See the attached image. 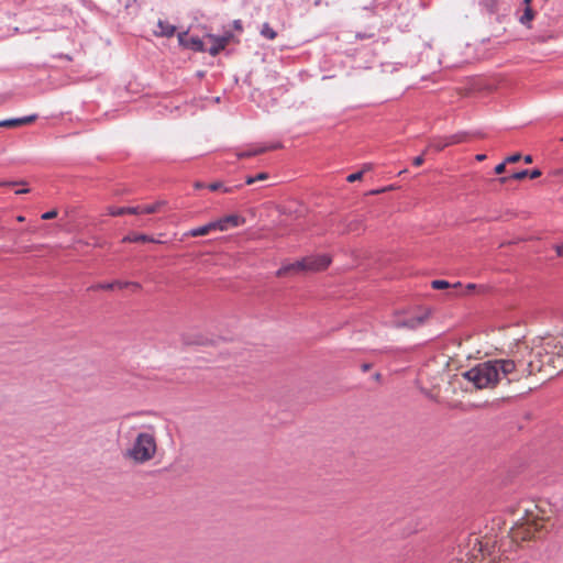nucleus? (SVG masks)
Listing matches in <instances>:
<instances>
[{"label":"nucleus","instance_id":"f257e3e1","mask_svg":"<svg viewBox=\"0 0 563 563\" xmlns=\"http://www.w3.org/2000/svg\"><path fill=\"white\" fill-rule=\"evenodd\" d=\"M563 371V334L534 338L530 343L519 341L511 350L510 358L478 363L462 376L477 389L494 388L506 382H520L541 374L551 378Z\"/></svg>","mask_w":563,"mask_h":563},{"label":"nucleus","instance_id":"f03ea898","mask_svg":"<svg viewBox=\"0 0 563 563\" xmlns=\"http://www.w3.org/2000/svg\"><path fill=\"white\" fill-rule=\"evenodd\" d=\"M512 526L508 537L515 543L539 539L547 532L549 515L545 509L532 501L519 503L510 510Z\"/></svg>","mask_w":563,"mask_h":563},{"label":"nucleus","instance_id":"7ed1b4c3","mask_svg":"<svg viewBox=\"0 0 563 563\" xmlns=\"http://www.w3.org/2000/svg\"><path fill=\"white\" fill-rule=\"evenodd\" d=\"M158 450L156 429L152 424L144 426L137 432L130 448L124 452V457L134 464H145L152 461Z\"/></svg>","mask_w":563,"mask_h":563},{"label":"nucleus","instance_id":"20e7f679","mask_svg":"<svg viewBox=\"0 0 563 563\" xmlns=\"http://www.w3.org/2000/svg\"><path fill=\"white\" fill-rule=\"evenodd\" d=\"M496 545V536H472L461 551L464 555L461 561L465 560L466 563H495L497 559Z\"/></svg>","mask_w":563,"mask_h":563},{"label":"nucleus","instance_id":"39448f33","mask_svg":"<svg viewBox=\"0 0 563 563\" xmlns=\"http://www.w3.org/2000/svg\"><path fill=\"white\" fill-rule=\"evenodd\" d=\"M205 38L211 43L209 47H206V52H208L211 56H217L231 43H240L239 36H236L231 30H224L221 35L208 33L206 34Z\"/></svg>","mask_w":563,"mask_h":563},{"label":"nucleus","instance_id":"423d86ee","mask_svg":"<svg viewBox=\"0 0 563 563\" xmlns=\"http://www.w3.org/2000/svg\"><path fill=\"white\" fill-rule=\"evenodd\" d=\"M165 206V201H156L152 205L136 206V207H108L107 212L109 216L119 217L123 214H152L159 212Z\"/></svg>","mask_w":563,"mask_h":563},{"label":"nucleus","instance_id":"0eeeda50","mask_svg":"<svg viewBox=\"0 0 563 563\" xmlns=\"http://www.w3.org/2000/svg\"><path fill=\"white\" fill-rule=\"evenodd\" d=\"M306 272H320L329 267L332 258L328 254H314L302 258Z\"/></svg>","mask_w":563,"mask_h":563},{"label":"nucleus","instance_id":"6e6552de","mask_svg":"<svg viewBox=\"0 0 563 563\" xmlns=\"http://www.w3.org/2000/svg\"><path fill=\"white\" fill-rule=\"evenodd\" d=\"M179 45L195 52H206L205 42L198 36H188V32L178 34Z\"/></svg>","mask_w":563,"mask_h":563},{"label":"nucleus","instance_id":"1a4fd4ad","mask_svg":"<svg viewBox=\"0 0 563 563\" xmlns=\"http://www.w3.org/2000/svg\"><path fill=\"white\" fill-rule=\"evenodd\" d=\"M245 222V219L238 214L225 216L219 220L213 221L216 230L225 231L229 228H236L242 225Z\"/></svg>","mask_w":563,"mask_h":563},{"label":"nucleus","instance_id":"9d476101","mask_svg":"<svg viewBox=\"0 0 563 563\" xmlns=\"http://www.w3.org/2000/svg\"><path fill=\"white\" fill-rule=\"evenodd\" d=\"M176 32V26L170 24L168 21L158 20L157 21V30H154L153 33L157 37H172Z\"/></svg>","mask_w":563,"mask_h":563},{"label":"nucleus","instance_id":"9b49d317","mask_svg":"<svg viewBox=\"0 0 563 563\" xmlns=\"http://www.w3.org/2000/svg\"><path fill=\"white\" fill-rule=\"evenodd\" d=\"M299 272H306L305 271V265H303V260H299L297 262H294V263H290V264H286V265H283L277 272H276V276L277 277H284V276H287L288 274L290 273H299Z\"/></svg>","mask_w":563,"mask_h":563},{"label":"nucleus","instance_id":"f8f14e48","mask_svg":"<svg viewBox=\"0 0 563 563\" xmlns=\"http://www.w3.org/2000/svg\"><path fill=\"white\" fill-rule=\"evenodd\" d=\"M540 176H541V170L540 169H532L530 172L526 169V170L517 172V173L512 174L509 177H501V178H499V183L500 184H506L509 179L522 180L526 177H530L531 179H536V178H538Z\"/></svg>","mask_w":563,"mask_h":563},{"label":"nucleus","instance_id":"ddd939ff","mask_svg":"<svg viewBox=\"0 0 563 563\" xmlns=\"http://www.w3.org/2000/svg\"><path fill=\"white\" fill-rule=\"evenodd\" d=\"M279 147H280V144H274V145H269V146H253L252 148H250L247 151L238 153L236 156L239 158H247V157L256 156V155L263 154L267 151L276 150Z\"/></svg>","mask_w":563,"mask_h":563},{"label":"nucleus","instance_id":"4468645a","mask_svg":"<svg viewBox=\"0 0 563 563\" xmlns=\"http://www.w3.org/2000/svg\"><path fill=\"white\" fill-rule=\"evenodd\" d=\"M36 115H29L20 119H10L0 121V126L2 128H16L20 125L29 124L35 121Z\"/></svg>","mask_w":563,"mask_h":563},{"label":"nucleus","instance_id":"2eb2a0df","mask_svg":"<svg viewBox=\"0 0 563 563\" xmlns=\"http://www.w3.org/2000/svg\"><path fill=\"white\" fill-rule=\"evenodd\" d=\"M216 227L217 225H214L213 221H211L202 227L191 229L190 231L185 233V235L191 236V238L203 236V235L209 234L212 231H216Z\"/></svg>","mask_w":563,"mask_h":563},{"label":"nucleus","instance_id":"dca6fc26","mask_svg":"<svg viewBox=\"0 0 563 563\" xmlns=\"http://www.w3.org/2000/svg\"><path fill=\"white\" fill-rule=\"evenodd\" d=\"M123 243H150L154 242V239L146 234L132 233L128 234L122 239Z\"/></svg>","mask_w":563,"mask_h":563},{"label":"nucleus","instance_id":"f3484780","mask_svg":"<svg viewBox=\"0 0 563 563\" xmlns=\"http://www.w3.org/2000/svg\"><path fill=\"white\" fill-rule=\"evenodd\" d=\"M530 1L531 0H523L525 4H526V9L523 11V14L520 16V22L522 24H528L529 22H531L534 18V11L530 8Z\"/></svg>","mask_w":563,"mask_h":563},{"label":"nucleus","instance_id":"a211bd4d","mask_svg":"<svg viewBox=\"0 0 563 563\" xmlns=\"http://www.w3.org/2000/svg\"><path fill=\"white\" fill-rule=\"evenodd\" d=\"M445 139H446V144H449V146H450V145L465 142L467 139V135H466V133H456V134L446 136Z\"/></svg>","mask_w":563,"mask_h":563},{"label":"nucleus","instance_id":"6ab92c4d","mask_svg":"<svg viewBox=\"0 0 563 563\" xmlns=\"http://www.w3.org/2000/svg\"><path fill=\"white\" fill-rule=\"evenodd\" d=\"M422 322H423V318L418 317V318H410L401 323H398L397 325L415 329V328L419 327L420 324H422Z\"/></svg>","mask_w":563,"mask_h":563},{"label":"nucleus","instance_id":"aec40b11","mask_svg":"<svg viewBox=\"0 0 563 563\" xmlns=\"http://www.w3.org/2000/svg\"><path fill=\"white\" fill-rule=\"evenodd\" d=\"M261 34L267 40H275L277 36V33L271 27L268 23H264L262 25Z\"/></svg>","mask_w":563,"mask_h":563},{"label":"nucleus","instance_id":"412c9836","mask_svg":"<svg viewBox=\"0 0 563 563\" xmlns=\"http://www.w3.org/2000/svg\"><path fill=\"white\" fill-rule=\"evenodd\" d=\"M113 284H115V288H119V289H123V288H128V287H131L134 290L141 289V285L139 283H135V282H120V280H115V282H113Z\"/></svg>","mask_w":563,"mask_h":563},{"label":"nucleus","instance_id":"4be33fe9","mask_svg":"<svg viewBox=\"0 0 563 563\" xmlns=\"http://www.w3.org/2000/svg\"><path fill=\"white\" fill-rule=\"evenodd\" d=\"M446 146H449V144H446V139H440V140H433L429 145H428V148L427 150H430V148H434L435 151H442L443 148H445Z\"/></svg>","mask_w":563,"mask_h":563},{"label":"nucleus","instance_id":"5701e85b","mask_svg":"<svg viewBox=\"0 0 563 563\" xmlns=\"http://www.w3.org/2000/svg\"><path fill=\"white\" fill-rule=\"evenodd\" d=\"M268 177L269 176H268L267 173H260L256 176H249V177H246L245 183H246V185H252V184H254L256 181L266 180V179H268Z\"/></svg>","mask_w":563,"mask_h":563},{"label":"nucleus","instance_id":"b1692460","mask_svg":"<svg viewBox=\"0 0 563 563\" xmlns=\"http://www.w3.org/2000/svg\"><path fill=\"white\" fill-rule=\"evenodd\" d=\"M431 287L433 289H445V288H449L450 287V284L446 282V280H442V279H437V280H432L431 282Z\"/></svg>","mask_w":563,"mask_h":563},{"label":"nucleus","instance_id":"393cba45","mask_svg":"<svg viewBox=\"0 0 563 563\" xmlns=\"http://www.w3.org/2000/svg\"><path fill=\"white\" fill-rule=\"evenodd\" d=\"M208 188L212 191H216V190H220V189H223L224 192H232L233 191V188H223V185L222 183H211Z\"/></svg>","mask_w":563,"mask_h":563},{"label":"nucleus","instance_id":"a878e982","mask_svg":"<svg viewBox=\"0 0 563 563\" xmlns=\"http://www.w3.org/2000/svg\"><path fill=\"white\" fill-rule=\"evenodd\" d=\"M361 227H362V221L361 220H357V219L356 220H352L351 222H349L346 231L347 232H354V231H357Z\"/></svg>","mask_w":563,"mask_h":563},{"label":"nucleus","instance_id":"bb28decb","mask_svg":"<svg viewBox=\"0 0 563 563\" xmlns=\"http://www.w3.org/2000/svg\"><path fill=\"white\" fill-rule=\"evenodd\" d=\"M363 175H364V170H360L357 173L350 174L347 176L346 180L349 183H354V181L361 180L363 178Z\"/></svg>","mask_w":563,"mask_h":563},{"label":"nucleus","instance_id":"cd10ccee","mask_svg":"<svg viewBox=\"0 0 563 563\" xmlns=\"http://www.w3.org/2000/svg\"><path fill=\"white\" fill-rule=\"evenodd\" d=\"M115 288V284L112 283H101V284H98L97 286H95V289H100V290H113Z\"/></svg>","mask_w":563,"mask_h":563},{"label":"nucleus","instance_id":"c85d7f7f","mask_svg":"<svg viewBox=\"0 0 563 563\" xmlns=\"http://www.w3.org/2000/svg\"><path fill=\"white\" fill-rule=\"evenodd\" d=\"M232 27L234 31H236L239 34H241L244 30L243 23L241 20H234L232 23Z\"/></svg>","mask_w":563,"mask_h":563},{"label":"nucleus","instance_id":"c756f323","mask_svg":"<svg viewBox=\"0 0 563 563\" xmlns=\"http://www.w3.org/2000/svg\"><path fill=\"white\" fill-rule=\"evenodd\" d=\"M58 214L57 210H51V211H47L45 213L42 214V219L43 220H51V219H54L56 218Z\"/></svg>","mask_w":563,"mask_h":563},{"label":"nucleus","instance_id":"7c9ffc66","mask_svg":"<svg viewBox=\"0 0 563 563\" xmlns=\"http://www.w3.org/2000/svg\"><path fill=\"white\" fill-rule=\"evenodd\" d=\"M521 159V155L519 153L512 154L508 156L505 161L506 163L514 164Z\"/></svg>","mask_w":563,"mask_h":563},{"label":"nucleus","instance_id":"2f4dec72","mask_svg":"<svg viewBox=\"0 0 563 563\" xmlns=\"http://www.w3.org/2000/svg\"><path fill=\"white\" fill-rule=\"evenodd\" d=\"M506 164H507L506 161L500 163V164H498L495 167V173L498 174V175L503 174L505 172V169H506Z\"/></svg>","mask_w":563,"mask_h":563},{"label":"nucleus","instance_id":"473e14b6","mask_svg":"<svg viewBox=\"0 0 563 563\" xmlns=\"http://www.w3.org/2000/svg\"><path fill=\"white\" fill-rule=\"evenodd\" d=\"M424 162L423 155L413 158L412 164L417 167L421 166Z\"/></svg>","mask_w":563,"mask_h":563},{"label":"nucleus","instance_id":"72a5a7b5","mask_svg":"<svg viewBox=\"0 0 563 563\" xmlns=\"http://www.w3.org/2000/svg\"><path fill=\"white\" fill-rule=\"evenodd\" d=\"M20 184H24V181H0V187L3 186H16Z\"/></svg>","mask_w":563,"mask_h":563},{"label":"nucleus","instance_id":"f704fd0d","mask_svg":"<svg viewBox=\"0 0 563 563\" xmlns=\"http://www.w3.org/2000/svg\"><path fill=\"white\" fill-rule=\"evenodd\" d=\"M554 250H555L558 256H560V257L563 256V243L555 245Z\"/></svg>","mask_w":563,"mask_h":563},{"label":"nucleus","instance_id":"c9c22d12","mask_svg":"<svg viewBox=\"0 0 563 563\" xmlns=\"http://www.w3.org/2000/svg\"><path fill=\"white\" fill-rule=\"evenodd\" d=\"M26 192H30L29 188H23V189H20V190L15 191L16 195L26 194Z\"/></svg>","mask_w":563,"mask_h":563},{"label":"nucleus","instance_id":"e433bc0d","mask_svg":"<svg viewBox=\"0 0 563 563\" xmlns=\"http://www.w3.org/2000/svg\"><path fill=\"white\" fill-rule=\"evenodd\" d=\"M475 288H476V285H475V284H468V285L466 286V291L468 292V291H471V290H473V289H475Z\"/></svg>","mask_w":563,"mask_h":563},{"label":"nucleus","instance_id":"4c0bfd02","mask_svg":"<svg viewBox=\"0 0 563 563\" xmlns=\"http://www.w3.org/2000/svg\"><path fill=\"white\" fill-rule=\"evenodd\" d=\"M523 159H525V163H527V164L532 163V156H530V155L525 156Z\"/></svg>","mask_w":563,"mask_h":563},{"label":"nucleus","instance_id":"58836bf2","mask_svg":"<svg viewBox=\"0 0 563 563\" xmlns=\"http://www.w3.org/2000/svg\"><path fill=\"white\" fill-rule=\"evenodd\" d=\"M485 158H486V155H485V154H478V155H476V159H477V161H479V162L484 161Z\"/></svg>","mask_w":563,"mask_h":563},{"label":"nucleus","instance_id":"ea45409f","mask_svg":"<svg viewBox=\"0 0 563 563\" xmlns=\"http://www.w3.org/2000/svg\"><path fill=\"white\" fill-rule=\"evenodd\" d=\"M371 169H372V165H371V164H365V165L363 166V169H362V170H364V173H365V172L371 170Z\"/></svg>","mask_w":563,"mask_h":563},{"label":"nucleus","instance_id":"a19ab883","mask_svg":"<svg viewBox=\"0 0 563 563\" xmlns=\"http://www.w3.org/2000/svg\"><path fill=\"white\" fill-rule=\"evenodd\" d=\"M363 371L366 372L371 368V365L369 364H363L362 366Z\"/></svg>","mask_w":563,"mask_h":563},{"label":"nucleus","instance_id":"79ce46f5","mask_svg":"<svg viewBox=\"0 0 563 563\" xmlns=\"http://www.w3.org/2000/svg\"><path fill=\"white\" fill-rule=\"evenodd\" d=\"M16 220H18L19 222H22V221H24V217H23V216H19V217L16 218Z\"/></svg>","mask_w":563,"mask_h":563},{"label":"nucleus","instance_id":"37998d69","mask_svg":"<svg viewBox=\"0 0 563 563\" xmlns=\"http://www.w3.org/2000/svg\"><path fill=\"white\" fill-rule=\"evenodd\" d=\"M453 287L454 288H460V287H462V284L461 283H456V284L453 285Z\"/></svg>","mask_w":563,"mask_h":563},{"label":"nucleus","instance_id":"c03bdc74","mask_svg":"<svg viewBox=\"0 0 563 563\" xmlns=\"http://www.w3.org/2000/svg\"><path fill=\"white\" fill-rule=\"evenodd\" d=\"M500 548H503V544H499V547H498V544L496 545V552L497 553L500 551Z\"/></svg>","mask_w":563,"mask_h":563},{"label":"nucleus","instance_id":"a18cd8bd","mask_svg":"<svg viewBox=\"0 0 563 563\" xmlns=\"http://www.w3.org/2000/svg\"><path fill=\"white\" fill-rule=\"evenodd\" d=\"M195 186H196V188H202L203 187V185L200 184V183H197Z\"/></svg>","mask_w":563,"mask_h":563},{"label":"nucleus","instance_id":"49530a36","mask_svg":"<svg viewBox=\"0 0 563 563\" xmlns=\"http://www.w3.org/2000/svg\"><path fill=\"white\" fill-rule=\"evenodd\" d=\"M561 173H563V169L561 170Z\"/></svg>","mask_w":563,"mask_h":563}]
</instances>
